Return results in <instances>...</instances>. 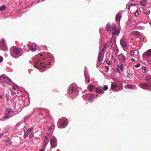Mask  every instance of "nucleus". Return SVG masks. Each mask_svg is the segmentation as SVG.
<instances>
[{
    "label": "nucleus",
    "mask_w": 151,
    "mask_h": 151,
    "mask_svg": "<svg viewBox=\"0 0 151 151\" xmlns=\"http://www.w3.org/2000/svg\"><path fill=\"white\" fill-rule=\"evenodd\" d=\"M106 30L107 31L111 32L112 37L118 36L120 33V30L119 28L117 29L116 25H113L111 26L109 23L106 26Z\"/></svg>",
    "instance_id": "nucleus-2"
},
{
    "label": "nucleus",
    "mask_w": 151,
    "mask_h": 151,
    "mask_svg": "<svg viewBox=\"0 0 151 151\" xmlns=\"http://www.w3.org/2000/svg\"><path fill=\"white\" fill-rule=\"evenodd\" d=\"M120 43L123 48H126L127 47V43L123 39H121L120 40Z\"/></svg>",
    "instance_id": "nucleus-16"
},
{
    "label": "nucleus",
    "mask_w": 151,
    "mask_h": 151,
    "mask_svg": "<svg viewBox=\"0 0 151 151\" xmlns=\"http://www.w3.org/2000/svg\"><path fill=\"white\" fill-rule=\"evenodd\" d=\"M3 133H1L0 134V137L3 136Z\"/></svg>",
    "instance_id": "nucleus-49"
},
{
    "label": "nucleus",
    "mask_w": 151,
    "mask_h": 151,
    "mask_svg": "<svg viewBox=\"0 0 151 151\" xmlns=\"http://www.w3.org/2000/svg\"><path fill=\"white\" fill-rule=\"evenodd\" d=\"M86 72V68L85 67L84 70V76L85 78L86 82V83H89V77L87 76Z\"/></svg>",
    "instance_id": "nucleus-11"
},
{
    "label": "nucleus",
    "mask_w": 151,
    "mask_h": 151,
    "mask_svg": "<svg viewBox=\"0 0 151 151\" xmlns=\"http://www.w3.org/2000/svg\"><path fill=\"white\" fill-rule=\"evenodd\" d=\"M146 70L145 68V67H143L142 68V72L143 73H144L145 72Z\"/></svg>",
    "instance_id": "nucleus-40"
},
{
    "label": "nucleus",
    "mask_w": 151,
    "mask_h": 151,
    "mask_svg": "<svg viewBox=\"0 0 151 151\" xmlns=\"http://www.w3.org/2000/svg\"><path fill=\"white\" fill-rule=\"evenodd\" d=\"M47 136H45V139H44V141L43 143V147H45L47 145V144L48 141H47Z\"/></svg>",
    "instance_id": "nucleus-18"
},
{
    "label": "nucleus",
    "mask_w": 151,
    "mask_h": 151,
    "mask_svg": "<svg viewBox=\"0 0 151 151\" xmlns=\"http://www.w3.org/2000/svg\"><path fill=\"white\" fill-rule=\"evenodd\" d=\"M96 91L98 93H101V94L103 93H104V92L101 89L96 88Z\"/></svg>",
    "instance_id": "nucleus-24"
},
{
    "label": "nucleus",
    "mask_w": 151,
    "mask_h": 151,
    "mask_svg": "<svg viewBox=\"0 0 151 151\" xmlns=\"http://www.w3.org/2000/svg\"><path fill=\"white\" fill-rule=\"evenodd\" d=\"M145 80L147 81H151V77L149 76H147L145 78Z\"/></svg>",
    "instance_id": "nucleus-26"
},
{
    "label": "nucleus",
    "mask_w": 151,
    "mask_h": 151,
    "mask_svg": "<svg viewBox=\"0 0 151 151\" xmlns=\"http://www.w3.org/2000/svg\"><path fill=\"white\" fill-rule=\"evenodd\" d=\"M33 129V127H31L30 128L27 129L28 132L29 133V134L31 132L32 130Z\"/></svg>",
    "instance_id": "nucleus-32"
},
{
    "label": "nucleus",
    "mask_w": 151,
    "mask_h": 151,
    "mask_svg": "<svg viewBox=\"0 0 151 151\" xmlns=\"http://www.w3.org/2000/svg\"><path fill=\"white\" fill-rule=\"evenodd\" d=\"M79 91L78 87L75 85H71L68 88V91L70 93L73 92L77 93Z\"/></svg>",
    "instance_id": "nucleus-4"
},
{
    "label": "nucleus",
    "mask_w": 151,
    "mask_h": 151,
    "mask_svg": "<svg viewBox=\"0 0 151 151\" xmlns=\"http://www.w3.org/2000/svg\"><path fill=\"white\" fill-rule=\"evenodd\" d=\"M13 113L10 109H7L5 112V115L4 116L5 119H7L13 115Z\"/></svg>",
    "instance_id": "nucleus-8"
},
{
    "label": "nucleus",
    "mask_w": 151,
    "mask_h": 151,
    "mask_svg": "<svg viewBox=\"0 0 151 151\" xmlns=\"http://www.w3.org/2000/svg\"><path fill=\"white\" fill-rule=\"evenodd\" d=\"M45 151V149H42L40 150L39 151Z\"/></svg>",
    "instance_id": "nucleus-50"
},
{
    "label": "nucleus",
    "mask_w": 151,
    "mask_h": 151,
    "mask_svg": "<svg viewBox=\"0 0 151 151\" xmlns=\"http://www.w3.org/2000/svg\"><path fill=\"white\" fill-rule=\"evenodd\" d=\"M116 87V84L112 82L111 84V88L112 89H115Z\"/></svg>",
    "instance_id": "nucleus-21"
},
{
    "label": "nucleus",
    "mask_w": 151,
    "mask_h": 151,
    "mask_svg": "<svg viewBox=\"0 0 151 151\" xmlns=\"http://www.w3.org/2000/svg\"><path fill=\"white\" fill-rule=\"evenodd\" d=\"M131 34L133 35L138 36L140 35V33L137 31H135L132 32H131Z\"/></svg>",
    "instance_id": "nucleus-20"
},
{
    "label": "nucleus",
    "mask_w": 151,
    "mask_h": 151,
    "mask_svg": "<svg viewBox=\"0 0 151 151\" xmlns=\"http://www.w3.org/2000/svg\"><path fill=\"white\" fill-rule=\"evenodd\" d=\"M6 8V7L4 5H3L1 6L0 7V10L1 11H3Z\"/></svg>",
    "instance_id": "nucleus-31"
},
{
    "label": "nucleus",
    "mask_w": 151,
    "mask_h": 151,
    "mask_svg": "<svg viewBox=\"0 0 151 151\" xmlns=\"http://www.w3.org/2000/svg\"><path fill=\"white\" fill-rule=\"evenodd\" d=\"M119 69L122 71H123V64H121L120 65L119 67Z\"/></svg>",
    "instance_id": "nucleus-33"
},
{
    "label": "nucleus",
    "mask_w": 151,
    "mask_h": 151,
    "mask_svg": "<svg viewBox=\"0 0 151 151\" xmlns=\"http://www.w3.org/2000/svg\"><path fill=\"white\" fill-rule=\"evenodd\" d=\"M11 92L13 95H14L15 94V92L14 91H11Z\"/></svg>",
    "instance_id": "nucleus-47"
},
{
    "label": "nucleus",
    "mask_w": 151,
    "mask_h": 151,
    "mask_svg": "<svg viewBox=\"0 0 151 151\" xmlns=\"http://www.w3.org/2000/svg\"><path fill=\"white\" fill-rule=\"evenodd\" d=\"M140 66V64L139 63H138L136 65H135V67L136 68H138Z\"/></svg>",
    "instance_id": "nucleus-39"
},
{
    "label": "nucleus",
    "mask_w": 151,
    "mask_h": 151,
    "mask_svg": "<svg viewBox=\"0 0 151 151\" xmlns=\"http://www.w3.org/2000/svg\"><path fill=\"white\" fill-rule=\"evenodd\" d=\"M89 95L88 94H85L83 96V99L85 100H88L90 101H92L93 99L94 98L97 97L98 96V95L95 94H92L91 95L89 98Z\"/></svg>",
    "instance_id": "nucleus-6"
},
{
    "label": "nucleus",
    "mask_w": 151,
    "mask_h": 151,
    "mask_svg": "<svg viewBox=\"0 0 151 151\" xmlns=\"http://www.w3.org/2000/svg\"><path fill=\"white\" fill-rule=\"evenodd\" d=\"M94 88V86L93 85H89L88 86V88L90 91L93 89Z\"/></svg>",
    "instance_id": "nucleus-27"
},
{
    "label": "nucleus",
    "mask_w": 151,
    "mask_h": 151,
    "mask_svg": "<svg viewBox=\"0 0 151 151\" xmlns=\"http://www.w3.org/2000/svg\"><path fill=\"white\" fill-rule=\"evenodd\" d=\"M103 55L102 53L99 52L98 55V61L99 63H101L103 59Z\"/></svg>",
    "instance_id": "nucleus-17"
},
{
    "label": "nucleus",
    "mask_w": 151,
    "mask_h": 151,
    "mask_svg": "<svg viewBox=\"0 0 151 151\" xmlns=\"http://www.w3.org/2000/svg\"><path fill=\"white\" fill-rule=\"evenodd\" d=\"M28 134L26 132H25L23 136V137L24 138H25L26 137L28 136Z\"/></svg>",
    "instance_id": "nucleus-37"
},
{
    "label": "nucleus",
    "mask_w": 151,
    "mask_h": 151,
    "mask_svg": "<svg viewBox=\"0 0 151 151\" xmlns=\"http://www.w3.org/2000/svg\"><path fill=\"white\" fill-rule=\"evenodd\" d=\"M117 66H118V67H119V65H118V64L117 65Z\"/></svg>",
    "instance_id": "nucleus-53"
},
{
    "label": "nucleus",
    "mask_w": 151,
    "mask_h": 151,
    "mask_svg": "<svg viewBox=\"0 0 151 151\" xmlns=\"http://www.w3.org/2000/svg\"><path fill=\"white\" fill-rule=\"evenodd\" d=\"M137 5V4H131L129 6V7H128V9H130V7L132 6H135Z\"/></svg>",
    "instance_id": "nucleus-35"
},
{
    "label": "nucleus",
    "mask_w": 151,
    "mask_h": 151,
    "mask_svg": "<svg viewBox=\"0 0 151 151\" xmlns=\"http://www.w3.org/2000/svg\"><path fill=\"white\" fill-rule=\"evenodd\" d=\"M32 59L35 66L38 68L39 70L41 72L44 71L46 66L53 62L54 60L53 57L50 54L45 55L42 54H38L37 56L33 58Z\"/></svg>",
    "instance_id": "nucleus-1"
},
{
    "label": "nucleus",
    "mask_w": 151,
    "mask_h": 151,
    "mask_svg": "<svg viewBox=\"0 0 151 151\" xmlns=\"http://www.w3.org/2000/svg\"><path fill=\"white\" fill-rule=\"evenodd\" d=\"M146 56H151V49H149L143 53V57H145Z\"/></svg>",
    "instance_id": "nucleus-13"
},
{
    "label": "nucleus",
    "mask_w": 151,
    "mask_h": 151,
    "mask_svg": "<svg viewBox=\"0 0 151 151\" xmlns=\"http://www.w3.org/2000/svg\"><path fill=\"white\" fill-rule=\"evenodd\" d=\"M106 63L108 65H111V62L109 60H106Z\"/></svg>",
    "instance_id": "nucleus-36"
},
{
    "label": "nucleus",
    "mask_w": 151,
    "mask_h": 151,
    "mask_svg": "<svg viewBox=\"0 0 151 151\" xmlns=\"http://www.w3.org/2000/svg\"><path fill=\"white\" fill-rule=\"evenodd\" d=\"M134 52L133 51H130V54L131 55H134Z\"/></svg>",
    "instance_id": "nucleus-38"
},
{
    "label": "nucleus",
    "mask_w": 151,
    "mask_h": 151,
    "mask_svg": "<svg viewBox=\"0 0 151 151\" xmlns=\"http://www.w3.org/2000/svg\"><path fill=\"white\" fill-rule=\"evenodd\" d=\"M135 15L136 16H137L138 15V11L136 10L135 12Z\"/></svg>",
    "instance_id": "nucleus-41"
},
{
    "label": "nucleus",
    "mask_w": 151,
    "mask_h": 151,
    "mask_svg": "<svg viewBox=\"0 0 151 151\" xmlns=\"http://www.w3.org/2000/svg\"><path fill=\"white\" fill-rule=\"evenodd\" d=\"M10 51H11V55L13 57H16L13 56L14 55L18 56V57H17V58H18L20 55L21 49L20 48H18L16 47H13L11 48Z\"/></svg>",
    "instance_id": "nucleus-3"
},
{
    "label": "nucleus",
    "mask_w": 151,
    "mask_h": 151,
    "mask_svg": "<svg viewBox=\"0 0 151 151\" xmlns=\"http://www.w3.org/2000/svg\"><path fill=\"white\" fill-rule=\"evenodd\" d=\"M147 89L151 91V85H148Z\"/></svg>",
    "instance_id": "nucleus-45"
},
{
    "label": "nucleus",
    "mask_w": 151,
    "mask_h": 151,
    "mask_svg": "<svg viewBox=\"0 0 151 151\" xmlns=\"http://www.w3.org/2000/svg\"><path fill=\"white\" fill-rule=\"evenodd\" d=\"M35 109H34V110H33V111L34 112H35Z\"/></svg>",
    "instance_id": "nucleus-52"
},
{
    "label": "nucleus",
    "mask_w": 151,
    "mask_h": 151,
    "mask_svg": "<svg viewBox=\"0 0 151 151\" xmlns=\"http://www.w3.org/2000/svg\"><path fill=\"white\" fill-rule=\"evenodd\" d=\"M3 57L0 56V63H1L3 60Z\"/></svg>",
    "instance_id": "nucleus-42"
},
{
    "label": "nucleus",
    "mask_w": 151,
    "mask_h": 151,
    "mask_svg": "<svg viewBox=\"0 0 151 151\" xmlns=\"http://www.w3.org/2000/svg\"><path fill=\"white\" fill-rule=\"evenodd\" d=\"M143 12L145 14L148 15L150 14V11L149 10H144Z\"/></svg>",
    "instance_id": "nucleus-25"
},
{
    "label": "nucleus",
    "mask_w": 151,
    "mask_h": 151,
    "mask_svg": "<svg viewBox=\"0 0 151 151\" xmlns=\"http://www.w3.org/2000/svg\"><path fill=\"white\" fill-rule=\"evenodd\" d=\"M135 59L134 58H132L131 59V60L132 61H135Z\"/></svg>",
    "instance_id": "nucleus-51"
},
{
    "label": "nucleus",
    "mask_w": 151,
    "mask_h": 151,
    "mask_svg": "<svg viewBox=\"0 0 151 151\" xmlns=\"http://www.w3.org/2000/svg\"><path fill=\"white\" fill-rule=\"evenodd\" d=\"M148 85L145 83H142L139 84V86L143 89H147Z\"/></svg>",
    "instance_id": "nucleus-15"
},
{
    "label": "nucleus",
    "mask_w": 151,
    "mask_h": 151,
    "mask_svg": "<svg viewBox=\"0 0 151 151\" xmlns=\"http://www.w3.org/2000/svg\"><path fill=\"white\" fill-rule=\"evenodd\" d=\"M116 72L118 73H119V74H120V71L119 69V68H118L117 69H116Z\"/></svg>",
    "instance_id": "nucleus-44"
},
{
    "label": "nucleus",
    "mask_w": 151,
    "mask_h": 151,
    "mask_svg": "<svg viewBox=\"0 0 151 151\" xmlns=\"http://www.w3.org/2000/svg\"><path fill=\"white\" fill-rule=\"evenodd\" d=\"M113 42L112 40H111L110 42H108L107 43L104 45V47L102 50V52L104 53V51L107 49L109 46H111V47H112Z\"/></svg>",
    "instance_id": "nucleus-10"
},
{
    "label": "nucleus",
    "mask_w": 151,
    "mask_h": 151,
    "mask_svg": "<svg viewBox=\"0 0 151 151\" xmlns=\"http://www.w3.org/2000/svg\"><path fill=\"white\" fill-rule=\"evenodd\" d=\"M118 59L122 62H124L126 60V58L125 56L122 54H119L118 57Z\"/></svg>",
    "instance_id": "nucleus-14"
},
{
    "label": "nucleus",
    "mask_w": 151,
    "mask_h": 151,
    "mask_svg": "<svg viewBox=\"0 0 151 151\" xmlns=\"http://www.w3.org/2000/svg\"><path fill=\"white\" fill-rule=\"evenodd\" d=\"M0 50L3 51L8 50V48L3 39L1 40L0 42Z\"/></svg>",
    "instance_id": "nucleus-9"
},
{
    "label": "nucleus",
    "mask_w": 151,
    "mask_h": 151,
    "mask_svg": "<svg viewBox=\"0 0 151 151\" xmlns=\"http://www.w3.org/2000/svg\"><path fill=\"white\" fill-rule=\"evenodd\" d=\"M125 87L126 88H133V86L131 85H126L125 86Z\"/></svg>",
    "instance_id": "nucleus-28"
},
{
    "label": "nucleus",
    "mask_w": 151,
    "mask_h": 151,
    "mask_svg": "<svg viewBox=\"0 0 151 151\" xmlns=\"http://www.w3.org/2000/svg\"><path fill=\"white\" fill-rule=\"evenodd\" d=\"M132 74H128L127 75V78H130L131 76H132Z\"/></svg>",
    "instance_id": "nucleus-43"
},
{
    "label": "nucleus",
    "mask_w": 151,
    "mask_h": 151,
    "mask_svg": "<svg viewBox=\"0 0 151 151\" xmlns=\"http://www.w3.org/2000/svg\"><path fill=\"white\" fill-rule=\"evenodd\" d=\"M50 145L51 146L54 147L55 145V140L52 139H51L50 142Z\"/></svg>",
    "instance_id": "nucleus-22"
},
{
    "label": "nucleus",
    "mask_w": 151,
    "mask_h": 151,
    "mask_svg": "<svg viewBox=\"0 0 151 151\" xmlns=\"http://www.w3.org/2000/svg\"><path fill=\"white\" fill-rule=\"evenodd\" d=\"M24 133H25V132H26V133H27V134H28H28H29V133H28V132L27 131V130L26 131H24Z\"/></svg>",
    "instance_id": "nucleus-48"
},
{
    "label": "nucleus",
    "mask_w": 151,
    "mask_h": 151,
    "mask_svg": "<svg viewBox=\"0 0 151 151\" xmlns=\"http://www.w3.org/2000/svg\"><path fill=\"white\" fill-rule=\"evenodd\" d=\"M27 46L29 48H30L32 51H34L35 50L37 47V45L34 43H32L31 45L28 44Z\"/></svg>",
    "instance_id": "nucleus-12"
},
{
    "label": "nucleus",
    "mask_w": 151,
    "mask_h": 151,
    "mask_svg": "<svg viewBox=\"0 0 151 151\" xmlns=\"http://www.w3.org/2000/svg\"><path fill=\"white\" fill-rule=\"evenodd\" d=\"M57 125L59 128H62L65 127L67 125V124L65 119H60L58 121Z\"/></svg>",
    "instance_id": "nucleus-5"
},
{
    "label": "nucleus",
    "mask_w": 151,
    "mask_h": 151,
    "mask_svg": "<svg viewBox=\"0 0 151 151\" xmlns=\"http://www.w3.org/2000/svg\"><path fill=\"white\" fill-rule=\"evenodd\" d=\"M105 67H106V68L107 69V70L106 71L107 72L108 71V70H109V67L108 66H106V65L105 66Z\"/></svg>",
    "instance_id": "nucleus-46"
},
{
    "label": "nucleus",
    "mask_w": 151,
    "mask_h": 151,
    "mask_svg": "<svg viewBox=\"0 0 151 151\" xmlns=\"http://www.w3.org/2000/svg\"><path fill=\"white\" fill-rule=\"evenodd\" d=\"M141 6H145L147 4V2L145 1H140Z\"/></svg>",
    "instance_id": "nucleus-23"
},
{
    "label": "nucleus",
    "mask_w": 151,
    "mask_h": 151,
    "mask_svg": "<svg viewBox=\"0 0 151 151\" xmlns=\"http://www.w3.org/2000/svg\"><path fill=\"white\" fill-rule=\"evenodd\" d=\"M108 87L107 85H105L104 86L103 88L105 91H106L108 89Z\"/></svg>",
    "instance_id": "nucleus-34"
},
{
    "label": "nucleus",
    "mask_w": 151,
    "mask_h": 151,
    "mask_svg": "<svg viewBox=\"0 0 151 151\" xmlns=\"http://www.w3.org/2000/svg\"><path fill=\"white\" fill-rule=\"evenodd\" d=\"M12 86L13 87V89L14 90H16V88H17L18 89V86L16 84L13 83V84L12 85Z\"/></svg>",
    "instance_id": "nucleus-29"
},
{
    "label": "nucleus",
    "mask_w": 151,
    "mask_h": 151,
    "mask_svg": "<svg viewBox=\"0 0 151 151\" xmlns=\"http://www.w3.org/2000/svg\"><path fill=\"white\" fill-rule=\"evenodd\" d=\"M12 144V142L10 141H8L6 142V145L7 146H9L11 145Z\"/></svg>",
    "instance_id": "nucleus-30"
},
{
    "label": "nucleus",
    "mask_w": 151,
    "mask_h": 151,
    "mask_svg": "<svg viewBox=\"0 0 151 151\" xmlns=\"http://www.w3.org/2000/svg\"><path fill=\"white\" fill-rule=\"evenodd\" d=\"M0 79L2 82L8 84L12 82L11 80L4 75H2L0 77Z\"/></svg>",
    "instance_id": "nucleus-7"
},
{
    "label": "nucleus",
    "mask_w": 151,
    "mask_h": 151,
    "mask_svg": "<svg viewBox=\"0 0 151 151\" xmlns=\"http://www.w3.org/2000/svg\"><path fill=\"white\" fill-rule=\"evenodd\" d=\"M121 16L120 14L119 13H117L116 16V19L117 21H119L121 18Z\"/></svg>",
    "instance_id": "nucleus-19"
}]
</instances>
